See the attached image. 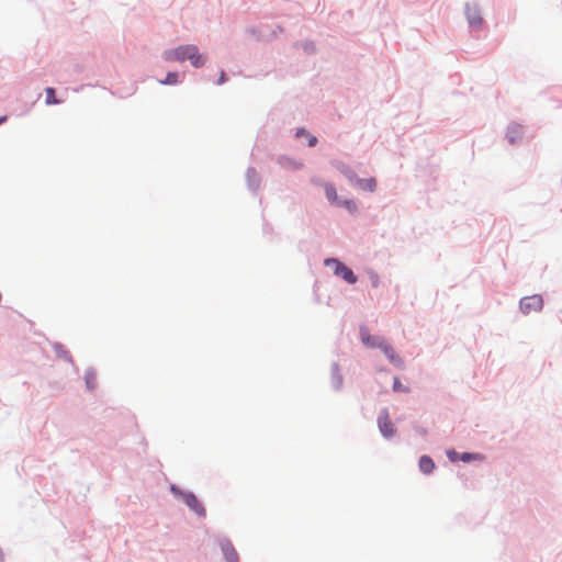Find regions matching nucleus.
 Returning <instances> with one entry per match:
<instances>
[{"label": "nucleus", "instance_id": "2", "mask_svg": "<svg viewBox=\"0 0 562 562\" xmlns=\"http://www.w3.org/2000/svg\"><path fill=\"white\" fill-rule=\"evenodd\" d=\"M325 266L333 267L334 273L341 279H344L346 282L353 284L357 282V277L352 272L350 268H348L346 265L340 262L339 260L335 258H328L325 260Z\"/></svg>", "mask_w": 562, "mask_h": 562}, {"label": "nucleus", "instance_id": "14", "mask_svg": "<svg viewBox=\"0 0 562 562\" xmlns=\"http://www.w3.org/2000/svg\"><path fill=\"white\" fill-rule=\"evenodd\" d=\"M339 169L341 170V172L348 177L351 181H356V179H358L356 177V173L352 171L351 168L345 166V165H341V167H339Z\"/></svg>", "mask_w": 562, "mask_h": 562}, {"label": "nucleus", "instance_id": "20", "mask_svg": "<svg viewBox=\"0 0 562 562\" xmlns=\"http://www.w3.org/2000/svg\"><path fill=\"white\" fill-rule=\"evenodd\" d=\"M225 80H226L225 72L222 71L220 75V78H218V83L222 85L225 82Z\"/></svg>", "mask_w": 562, "mask_h": 562}, {"label": "nucleus", "instance_id": "15", "mask_svg": "<svg viewBox=\"0 0 562 562\" xmlns=\"http://www.w3.org/2000/svg\"><path fill=\"white\" fill-rule=\"evenodd\" d=\"M178 82L177 72H168L166 79L162 81L165 85H176Z\"/></svg>", "mask_w": 562, "mask_h": 562}, {"label": "nucleus", "instance_id": "5", "mask_svg": "<svg viewBox=\"0 0 562 562\" xmlns=\"http://www.w3.org/2000/svg\"><path fill=\"white\" fill-rule=\"evenodd\" d=\"M378 424L380 431L384 437L390 438L394 435L395 429L385 411L379 416Z\"/></svg>", "mask_w": 562, "mask_h": 562}, {"label": "nucleus", "instance_id": "6", "mask_svg": "<svg viewBox=\"0 0 562 562\" xmlns=\"http://www.w3.org/2000/svg\"><path fill=\"white\" fill-rule=\"evenodd\" d=\"M467 19L471 26L481 27L483 23V19L481 16V12L476 5H467L465 8Z\"/></svg>", "mask_w": 562, "mask_h": 562}, {"label": "nucleus", "instance_id": "9", "mask_svg": "<svg viewBox=\"0 0 562 562\" xmlns=\"http://www.w3.org/2000/svg\"><path fill=\"white\" fill-rule=\"evenodd\" d=\"M222 551L228 562H237L238 554L231 542L222 543Z\"/></svg>", "mask_w": 562, "mask_h": 562}, {"label": "nucleus", "instance_id": "22", "mask_svg": "<svg viewBox=\"0 0 562 562\" xmlns=\"http://www.w3.org/2000/svg\"><path fill=\"white\" fill-rule=\"evenodd\" d=\"M5 121H7V116H5V115L0 116V124H1V123H3V122H5Z\"/></svg>", "mask_w": 562, "mask_h": 562}, {"label": "nucleus", "instance_id": "10", "mask_svg": "<svg viewBox=\"0 0 562 562\" xmlns=\"http://www.w3.org/2000/svg\"><path fill=\"white\" fill-rule=\"evenodd\" d=\"M418 465H419L420 471L425 474L431 473L435 469V463H434L432 459L429 458L428 456H423L419 459Z\"/></svg>", "mask_w": 562, "mask_h": 562}, {"label": "nucleus", "instance_id": "17", "mask_svg": "<svg viewBox=\"0 0 562 562\" xmlns=\"http://www.w3.org/2000/svg\"><path fill=\"white\" fill-rule=\"evenodd\" d=\"M341 204L347 209L349 210L350 212H355L356 209H357V205L355 203V201L352 200H346L344 202H341Z\"/></svg>", "mask_w": 562, "mask_h": 562}, {"label": "nucleus", "instance_id": "4", "mask_svg": "<svg viewBox=\"0 0 562 562\" xmlns=\"http://www.w3.org/2000/svg\"><path fill=\"white\" fill-rule=\"evenodd\" d=\"M379 349L383 351V353L386 356V358L396 367L403 366V360L398 357V355L395 352L393 347L387 341H380L379 342Z\"/></svg>", "mask_w": 562, "mask_h": 562}, {"label": "nucleus", "instance_id": "11", "mask_svg": "<svg viewBox=\"0 0 562 562\" xmlns=\"http://www.w3.org/2000/svg\"><path fill=\"white\" fill-rule=\"evenodd\" d=\"M357 186L364 191L373 192L376 188V181L374 178L368 179H356Z\"/></svg>", "mask_w": 562, "mask_h": 562}, {"label": "nucleus", "instance_id": "16", "mask_svg": "<svg viewBox=\"0 0 562 562\" xmlns=\"http://www.w3.org/2000/svg\"><path fill=\"white\" fill-rule=\"evenodd\" d=\"M393 390H394L395 392H405V393L409 391V389H408V387L404 386V385L401 383V381H400V379H398V378H394V382H393Z\"/></svg>", "mask_w": 562, "mask_h": 562}, {"label": "nucleus", "instance_id": "3", "mask_svg": "<svg viewBox=\"0 0 562 562\" xmlns=\"http://www.w3.org/2000/svg\"><path fill=\"white\" fill-rule=\"evenodd\" d=\"M543 300L540 295L525 296L520 300V310L524 314L539 312L542 310Z\"/></svg>", "mask_w": 562, "mask_h": 562}, {"label": "nucleus", "instance_id": "13", "mask_svg": "<svg viewBox=\"0 0 562 562\" xmlns=\"http://www.w3.org/2000/svg\"><path fill=\"white\" fill-rule=\"evenodd\" d=\"M45 93H46V100H45V103L47 105H52V104H59L60 103V100L56 99L55 97V89L54 88H46L45 89Z\"/></svg>", "mask_w": 562, "mask_h": 562}, {"label": "nucleus", "instance_id": "12", "mask_svg": "<svg viewBox=\"0 0 562 562\" xmlns=\"http://www.w3.org/2000/svg\"><path fill=\"white\" fill-rule=\"evenodd\" d=\"M324 188L327 199L333 203H338L336 188L331 183H326Z\"/></svg>", "mask_w": 562, "mask_h": 562}, {"label": "nucleus", "instance_id": "21", "mask_svg": "<svg viewBox=\"0 0 562 562\" xmlns=\"http://www.w3.org/2000/svg\"><path fill=\"white\" fill-rule=\"evenodd\" d=\"M306 134H308V133H307L305 130H299V131L296 132V136H297V137H301V136H302V137H305V136H306Z\"/></svg>", "mask_w": 562, "mask_h": 562}, {"label": "nucleus", "instance_id": "18", "mask_svg": "<svg viewBox=\"0 0 562 562\" xmlns=\"http://www.w3.org/2000/svg\"><path fill=\"white\" fill-rule=\"evenodd\" d=\"M306 137H307V140H308V145L311 147L315 146L316 143H317V138L311 134H306Z\"/></svg>", "mask_w": 562, "mask_h": 562}, {"label": "nucleus", "instance_id": "1", "mask_svg": "<svg viewBox=\"0 0 562 562\" xmlns=\"http://www.w3.org/2000/svg\"><path fill=\"white\" fill-rule=\"evenodd\" d=\"M164 58L167 61H184L190 60L193 67H202L205 64V58L199 54V49L194 45H183L175 49H169L164 53Z\"/></svg>", "mask_w": 562, "mask_h": 562}, {"label": "nucleus", "instance_id": "19", "mask_svg": "<svg viewBox=\"0 0 562 562\" xmlns=\"http://www.w3.org/2000/svg\"><path fill=\"white\" fill-rule=\"evenodd\" d=\"M473 458H474V457H473V454H471V453H463V454L461 456V460H462V461H464V462H469V461H471Z\"/></svg>", "mask_w": 562, "mask_h": 562}, {"label": "nucleus", "instance_id": "7", "mask_svg": "<svg viewBox=\"0 0 562 562\" xmlns=\"http://www.w3.org/2000/svg\"><path fill=\"white\" fill-rule=\"evenodd\" d=\"M360 337L363 345L368 348H379L380 341H386L384 338L379 336H372L368 328L361 327L360 328Z\"/></svg>", "mask_w": 562, "mask_h": 562}, {"label": "nucleus", "instance_id": "8", "mask_svg": "<svg viewBox=\"0 0 562 562\" xmlns=\"http://www.w3.org/2000/svg\"><path fill=\"white\" fill-rule=\"evenodd\" d=\"M183 501L187 504L188 507H190L192 510H194L196 514L204 516L205 509L202 506V504L199 502L196 496L192 493L184 494Z\"/></svg>", "mask_w": 562, "mask_h": 562}]
</instances>
